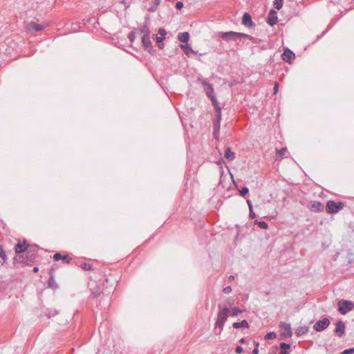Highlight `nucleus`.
Instances as JSON below:
<instances>
[{
    "mask_svg": "<svg viewBox=\"0 0 354 354\" xmlns=\"http://www.w3.org/2000/svg\"><path fill=\"white\" fill-rule=\"evenodd\" d=\"M219 36L225 41H236L238 39H241L242 38H246L250 40H252L253 37L248 34L237 32L234 31L229 32H219Z\"/></svg>",
    "mask_w": 354,
    "mask_h": 354,
    "instance_id": "nucleus-1",
    "label": "nucleus"
},
{
    "mask_svg": "<svg viewBox=\"0 0 354 354\" xmlns=\"http://www.w3.org/2000/svg\"><path fill=\"white\" fill-rule=\"evenodd\" d=\"M230 310L227 307H224L218 310L217 319L215 323V328H220L219 333L223 330L225 323L230 315Z\"/></svg>",
    "mask_w": 354,
    "mask_h": 354,
    "instance_id": "nucleus-2",
    "label": "nucleus"
},
{
    "mask_svg": "<svg viewBox=\"0 0 354 354\" xmlns=\"http://www.w3.org/2000/svg\"><path fill=\"white\" fill-rule=\"evenodd\" d=\"M338 310L342 315H346L354 308V304L351 301L340 300L337 303Z\"/></svg>",
    "mask_w": 354,
    "mask_h": 354,
    "instance_id": "nucleus-3",
    "label": "nucleus"
},
{
    "mask_svg": "<svg viewBox=\"0 0 354 354\" xmlns=\"http://www.w3.org/2000/svg\"><path fill=\"white\" fill-rule=\"evenodd\" d=\"M344 203L342 202H335L334 201H329L327 202L326 206V210L329 214L337 213L344 207Z\"/></svg>",
    "mask_w": 354,
    "mask_h": 354,
    "instance_id": "nucleus-4",
    "label": "nucleus"
},
{
    "mask_svg": "<svg viewBox=\"0 0 354 354\" xmlns=\"http://www.w3.org/2000/svg\"><path fill=\"white\" fill-rule=\"evenodd\" d=\"M330 324V320L328 318H324L317 321L313 326V328L318 332L325 330Z\"/></svg>",
    "mask_w": 354,
    "mask_h": 354,
    "instance_id": "nucleus-5",
    "label": "nucleus"
},
{
    "mask_svg": "<svg viewBox=\"0 0 354 354\" xmlns=\"http://www.w3.org/2000/svg\"><path fill=\"white\" fill-rule=\"evenodd\" d=\"M45 26H46L43 24H39L36 22L30 21L26 24V28L30 32H37L42 30Z\"/></svg>",
    "mask_w": 354,
    "mask_h": 354,
    "instance_id": "nucleus-6",
    "label": "nucleus"
},
{
    "mask_svg": "<svg viewBox=\"0 0 354 354\" xmlns=\"http://www.w3.org/2000/svg\"><path fill=\"white\" fill-rule=\"evenodd\" d=\"M37 255L35 252L28 251L26 257H24V255H21L19 256V258L22 259L21 261L26 264H29L30 263L33 262L37 259Z\"/></svg>",
    "mask_w": 354,
    "mask_h": 354,
    "instance_id": "nucleus-7",
    "label": "nucleus"
},
{
    "mask_svg": "<svg viewBox=\"0 0 354 354\" xmlns=\"http://www.w3.org/2000/svg\"><path fill=\"white\" fill-rule=\"evenodd\" d=\"M335 333L339 337H342L344 335L345 324L342 320H339L336 323Z\"/></svg>",
    "mask_w": 354,
    "mask_h": 354,
    "instance_id": "nucleus-8",
    "label": "nucleus"
},
{
    "mask_svg": "<svg viewBox=\"0 0 354 354\" xmlns=\"http://www.w3.org/2000/svg\"><path fill=\"white\" fill-rule=\"evenodd\" d=\"M309 208L312 212H320L324 210V205L321 202L314 201L310 203Z\"/></svg>",
    "mask_w": 354,
    "mask_h": 354,
    "instance_id": "nucleus-9",
    "label": "nucleus"
},
{
    "mask_svg": "<svg viewBox=\"0 0 354 354\" xmlns=\"http://www.w3.org/2000/svg\"><path fill=\"white\" fill-rule=\"evenodd\" d=\"M277 21L278 17L277 12L272 9L267 17V23L271 26H273L277 23Z\"/></svg>",
    "mask_w": 354,
    "mask_h": 354,
    "instance_id": "nucleus-10",
    "label": "nucleus"
},
{
    "mask_svg": "<svg viewBox=\"0 0 354 354\" xmlns=\"http://www.w3.org/2000/svg\"><path fill=\"white\" fill-rule=\"evenodd\" d=\"M281 57L283 61L290 63L295 58V55L292 50L286 48L282 53Z\"/></svg>",
    "mask_w": 354,
    "mask_h": 354,
    "instance_id": "nucleus-11",
    "label": "nucleus"
},
{
    "mask_svg": "<svg viewBox=\"0 0 354 354\" xmlns=\"http://www.w3.org/2000/svg\"><path fill=\"white\" fill-rule=\"evenodd\" d=\"M142 43L145 50H147L149 53H151L152 50L151 42L150 40L149 35L145 34L142 37Z\"/></svg>",
    "mask_w": 354,
    "mask_h": 354,
    "instance_id": "nucleus-12",
    "label": "nucleus"
},
{
    "mask_svg": "<svg viewBox=\"0 0 354 354\" xmlns=\"http://www.w3.org/2000/svg\"><path fill=\"white\" fill-rule=\"evenodd\" d=\"M53 259L55 261H58L59 260H62V261L64 263H70L71 261V258L69 257L68 255H62L60 253H55L53 256Z\"/></svg>",
    "mask_w": 354,
    "mask_h": 354,
    "instance_id": "nucleus-13",
    "label": "nucleus"
},
{
    "mask_svg": "<svg viewBox=\"0 0 354 354\" xmlns=\"http://www.w3.org/2000/svg\"><path fill=\"white\" fill-rule=\"evenodd\" d=\"M242 24L248 27H252L254 25V23L252 19L251 15L245 12L243 14V18H242Z\"/></svg>",
    "mask_w": 354,
    "mask_h": 354,
    "instance_id": "nucleus-14",
    "label": "nucleus"
},
{
    "mask_svg": "<svg viewBox=\"0 0 354 354\" xmlns=\"http://www.w3.org/2000/svg\"><path fill=\"white\" fill-rule=\"evenodd\" d=\"M28 248V245L24 242V243H21V241H18L17 245L15 247V250L17 254H21L24 252Z\"/></svg>",
    "mask_w": 354,
    "mask_h": 354,
    "instance_id": "nucleus-15",
    "label": "nucleus"
},
{
    "mask_svg": "<svg viewBox=\"0 0 354 354\" xmlns=\"http://www.w3.org/2000/svg\"><path fill=\"white\" fill-rule=\"evenodd\" d=\"M221 122L214 121L213 124V136L214 138L218 139L219 136Z\"/></svg>",
    "mask_w": 354,
    "mask_h": 354,
    "instance_id": "nucleus-16",
    "label": "nucleus"
},
{
    "mask_svg": "<svg viewBox=\"0 0 354 354\" xmlns=\"http://www.w3.org/2000/svg\"><path fill=\"white\" fill-rule=\"evenodd\" d=\"M280 326L284 328L283 335L290 337L292 335V330L290 326L284 322L280 324Z\"/></svg>",
    "mask_w": 354,
    "mask_h": 354,
    "instance_id": "nucleus-17",
    "label": "nucleus"
},
{
    "mask_svg": "<svg viewBox=\"0 0 354 354\" xmlns=\"http://www.w3.org/2000/svg\"><path fill=\"white\" fill-rule=\"evenodd\" d=\"M178 39L183 43H187L189 39V34L187 32H180L178 35Z\"/></svg>",
    "mask_w": 354,
    "mask_h": 354,
    "instance_id": "nucleus-18",
    "label": "nucleus"
},
{
    "mask_svg": "<svg viewBox=\"0 0 354 354\" xmlns=\"http://www.w3.org/2000/svg\"><path fill=\"white\" fill-rule=\"evenodd\" d=\"M224 156L228 160L232 161L235 158V153L231 151L230 147H227L225 149Z\"/></svg>",
    "mask_w": 354,
    "mask_h": 354,
    "instance_id": "nucleus-19",
    "label": "nucleus"
},
{
    "mask_svg": "<svg viewBox=\"0 0 354 354\" xmlns=\"http://www.w3.org/2000/svg\"><path fill=\"white\" fill-rule=\"evenodd\" d=\"M232 326L234 328H241V327L249 328V324H248V322L246 320L244 319V320H242L240 322H234L232 324Z\"/></svg>",
    "mask_w": 354,
    "mask_h": 354,
    "instance_id": "nucleus-20",
    "label": "nucleus"
},
{
    "mask_svg": "<svg viewBox=\"0 0 354 354\" xmlns=\"http://www.w3.org/2000/svg\"><path fill=\"white\" fill-rule=\"evenodd\" d=\"M205 93L210 100L215 97L214 90L212 86H208V88H205Z\"/></svg>",
    "mask_w": 354,
    "mask_h": 354,
    "instance_id": "nucleus-21",
    "label": "nucleus"
},
{
    "mask_svg": "<svg viewBox=\"0 0 354 354\" xmlns=\"http://www.w3.org/2000/svg\"><path fill=\"white\" fill-rule=\"evenodd\" d=\"M243 312V310H241L239 308H233L230 313V315H231L232 317H236L239 313H242Z\"/></svg>",
    "mask_w": 354,
    "mask_h": 354,
    "instance_id": "nucleus-22",
    "label": "nucleus"
},
{
    "mask_svg": "<svg viewBox=\"0 0 354 354\" xmlns=\"http://www.w3.org/2000/svg\"><path fill=\"white\" fill-rule=\"evenodd\" d=\"M48 287L52 288H57V285L55 281L53 276H50V277L48 279Z\"/></svg>",
    "mask_w": 354,
    "mask_h": 354,
    "instance_id": "nucleus-23",
    "label": "nucleus"
},
{
    "mask_svg": "<svg viewBox=\"0 0 354 354\" xmlns=\"http://www.w3.org/2000/svg\"><path fill=\"white\" fill-rule=\"evenodd\" d=\"M283 6V0H274V7L277 9L280 10Z\"/></svg>",
    "mask_w": 354,
    "mask_h": 354,
    "instance_id": "nucleus-24",
    "label": "nucleus"
},
{
    "mask_svg": "<svg viewBox=\"0 0 354 354\" xmlns=\"http://www.w3.org/2000/svg\"><path fill=\"white\" fill-rule=\"evenodd\" d=\"M211 101H212V103L213 106H214V108H215V109L216 111H219V109H221V108L219 106V103L217 101L216 97L212 98V99H211Z\"/></svg>",
    "mask_w": 354,
    "mask_h": 354,
    "instance_id": "nucleus-25",
    "label": "nucleus"
},
{
    "mask_svg": "<svg viewBox=\"0 0 354 354\" xmlns=\"http://www.w3.org/2000/svg\"><path fill=\"white\" fill-rule=\"evenodd\" d=\"M255 223L258 225V226L261 229H267L268 227V225L265 221H255Z\"/></svg>",
    "mask_w": 354,
    "mask_h": 354,
    "instance_id": "nucleus-26",
    "label": "nucleus"
},
{
    "mask_svg": "<svg viewBox=\"0 0 354 354\" xmlns=\"http://www.w3.org/2000/svg\"><path fill=\"white\" fill-rule=\"evenodd\" d=\"M181 48L184 50V52L186 55H189L190 53H194L192 48L191 47H188L187 46L181 45Z\"/></svg>",
    "mask_w": 354,
    "mask_h": 354,
    "instance_id": "nucleus-27",
    "label": "nucleus"
},
{
    "mask_svg": "<svg viewBox=\"0 0 354 354\" xmlns=\"http://www.w3.org/2000/svg\"><path fill=\"white\" fill-rule=\"evenodd\" d=\"M277 336L276 333L274 332H269L265 335V339H272L275 338Z\"/></svg>",
    "mask_w": 354,
    "mask_h": 354,
    "instance_id": "nucleus-28",
    "label": "nucleus"
},
{
    "mask_svg": "<svg viewBox=\"0 0 354 354\" xmlns=\"http://www.w3.org/2000/svg\"><path fill=\"white\" fill-rule=\"evenodd\" d=\"M160 4V0H155L153 6L149 8V12H154Z\"/></svg>",
    "mask_w": 354,
    "mask_h": 354,
    "instance_id": "nucleus-29",
    "label": "nucleus"
},
{
    "mask_svg": "<svg viewBox=\"0 0 354 354\" xmlns=\"http://www.w3.org/2000/svg\"><path fill=\"white\" fill-rule=\"evenodd\" d=\"M0 257L3 259V261L5 262L6 260V252L1 245H0Z\"/></svg>",
    "mask_w": 354,
    "mask_h": 354,
    "instance_id": "nucleus-30",
    "label": "nucleus"
},
{
    "mask_svg": "<svg viewBox=\"0 0 354 354\" xmlns=\"http://www.w3.org/2000/svg\"><path fill=\"white\" fill-rule=\"evenodd\" d=\"M128 38L130 42L132 44L136 39V34L134 32L131 31L129 33Z\"/></svg>",
    "mask_w": 354,
    "mask_h": 354,
    "instance_id": "nucleus-31",
    "label": "nucleus"
},
{
    "mask_svg": "<svg viewBox=\"0 0 354 354\" xmlns=\"http://www.w3.org/2000/svg\"><path fill=\"white\" fill-rule=\"evenodd\" d=\"M249 192V189L247 187H243L240 191V195L241 196H245Z\"/></svg>",
    "mask_w": 354,
    "mask_h": 354,
    "instance_id": "nucleus-32",
    "label": "nucleus"
},
{
    "mask_svg": "<svg viewBox=\"0 0 354 354\" xmlns=\"http://www.w3.org/2000/svg\"><path fill=\"white\" fill-rule=\"evenodd\" d=\"M81 268L85 270H90L92 268V266L89 263H83L81 264Z\"/></svg>",
    "mask_w": 354,
    "mask_h": 354,
    "instance_id": "nucleus-33",
    "label": "nucleus"
},
{
    "mask_svg": "<svg viewBox=\"0 0 354 354\" xmlns=\"http://www.w3.org/2000/svg\"><path fill=\"white\" fill-rule=\"evenodd\" d=\"M354 353V348H351L348 349H345L343 351L341 354H352Z\"/></svg>",
    "mask_w": 354,
    "mask_h": 354,
    "instance_id": "nucleus-34",
    "label": "nucleus"
},
{
    "mask_svg": "<svg viewBox=\"0 0 354 354\" xmlns=\"http://www.w3.org/2000/svg\"><path fill=\"white\" fill-rule=\"evenodd\" d=\"M217 113L216 115V118L214 121H219L221 122V109H219V111H216Z\"/></svg>",
    "mask_w": 354,
    "mask_h": 354,
    "instance_id": "nucleus-35",
    "label": "nucleus"
},
{
    "mask_svg": "<svg viewBox=\"0 0 354 354\" xmlns=\"http://www.w3.org/2000/svg\"><path fill=\"white\" fill-rule=\"evenodd\" d=\"M165 39V37H160L158 35H156V37H155V39H156V42L158 44L161 43Z\"/></svg>",
    "mask_w": 354,
    "mask_h": 354,
    "instance_id": "nucleus-36",
    "label": "nucleus"
},
{
    "mask_svg": "<svg viewBox=\"0 0 354 354\" xmlns=\"http://www.w3.org/2000/svg\"><path fill=\"white\" fill-rule=\"evenodd\" d=\"M141 32H142L144 35L145 34H148L149 35V28L147 26H145L144 27L142 28L141 29Z\"/></svg>",
    "mask_w": 354,
    "mask_h": 354,
    "instance_id": "nucleus-37",
    "label": "nucleus"
},
{
    "mask_svg": "<svg viewBox=\"0 0 354 354\" xmlns=\"http://www.w3.org/2000/svg\"><path fill=\"white\" fill-rule=\"evenodd\" d=\"M223 292L225 294H229L232 292V288L230 286H227L223 289Z\"/></svg>",
    "mask_w": 354,
    "mask_h": 354,
    "instance_id": "nucleus-38",
    "label": "nucleus"
},
{
    "mask_svg": "<svg viewBox=\"0 0 354 354\" xmlns=\"http://www.w3.org/2000/svg\"><path fill=\"white\" fill-rule=\"evenodd\" d=\"M234 304V299H227V301H225V307H227V306H232V304Z\"/></svg>",
    "mask_w": 354,
    "mask_h": 354,
    "instance_id": "nucleus-39",
    "label": "nucleus"
},
{
    "mask_svg": "<svg viewBox=\"0 0 354 354\" xmlns=\"http://www.w3.org/2000/svg\"><path fill=\"white\" fill-rule=\"evenodd\" d=\"M166 33V30L164 28H160L158 30V34L160 35V37H165Z\"/></svg>",
    "mask_w": 354,
    "mask_h": 354,
    "instance_id": "nucleus-40",
    "label": "nucleus"
},
{
    "mask_svg": "<svg viewBox=\"0 0 354 354\" xmlns=\"http://www.w3.org/2000/svg\"><path fill=\"white\" fill-rule=\"evenodd\" d=\"M183 7V3L181 1H177L176 3V8L178 10L181 9Z\"/></svg>",
    "mask_w": 354,
    "mask_h": 354,
    "instance_id": "nucleus-41",
    "label": "nucleus"
},
{
    "mask_svg": "<svg viewBox=\"0 0 354 354\" xmlns=\"http://www.w3.org/2000/svg\"><path fill=\"white\" fill-rule=\"evenodd\" d=\"M286 152V148H283L281 150L277 151V153L279 154L280 156H283L285 155Z\"/></svg>",
    "mask_w": 354,
    "mask_h": 354,
    "instance_id": "nucleus-42",
    "label": "nucleus"
},
{
    "mask_svg": "<svg viewBox=\"0 0 354 354\" xmlns=\"http://www.w3.org/2000/svg\"><path fill=\"white\" fill-rule=\"evenodd\" d=\"M235 351L236 353L240 354V353H243V349L241 346H236Z\"/></svg>",
    "mask_w": 354,
    "mask_h": 354,
    "instance_id": "nucleus-43",
    "label": "nucleus"
},
{
    "mask_svg": "<svg viewBox=\"0 0 354 354\" xmlns=\"http://www.w3.org/2000/svg\"><path fill=\"white\" fill-rule=\"evenodd\" d=\"M201 82L202 85H203L206 88H208V86H212L209 83H208L207 81H205L204 80H201Z\"/></svg>",
    "mask_w": 354,
    "mask_h": 354,
    "instance_id": "nucleus-44",
    "label": "nucleus"
},
{
    "mask_svg": "<svg viewBox=\"0 0 354 354\" xmlns=\"http://www.w3.org/2000/svg\"><path fill=\"white\" fill-rule=\"evenodd\" d=\"M201 82L202 85H203L206 88H208V86H212L209 83H208L207 81H205L204 80H201Z\"/></svg>",
    "mask_w": 354,
    "mask_h": 354,
    "instance_id": "nucleus-45",
    "label": "nucleus"
},
{
    "mask_svg": "<svg viewBox=\"0 0 354 354\" xmlns=\"http://www.w3.org/2000/svg\"><path fill=\"white\" fill-rule=\"evenodd\" d=\"M250 217L252 218H254L256 217L255 213L253 212L252 209H250L249 213Z\"/></svg>",
    "mask_w": 354,
    "mask_h": 354,
    "instance_id": "nucleus-46",
    "label": "nucleus"
},
{
    "mask_svg": "<svg viewBox=\"0 0 354 354\" xmlns=\"http://www.w3.org/2000/svg\"><path fill=\"white\" fill-rule=\"evenodd\" d=\"M259 343L256 344V348L252 351L253 354H258L259 353V349H258Z\"/></svg>",
    "mask_w": 354,
    "mask_h": 354,
    "instance_id": "nucleus-47",
    "label": "nucleus"
},
{
    "mask_svg": "<svg viewBox=\"0 0 354 354\" xmlns=\"http://www.w3.org/2000/svg\"><path fill=\"white\" fill-rule=\"evenodd\" d=\"M278 88H279V84L278 83H275L274 86V94H276L277 93Z\"/></svg>",
    "mask_w": 354,
    "mask_h": 354,
    "instance_id": "nucleus-48",
    "label": "nucleus"
},
{
    "mask_svg": "<svg viewBox=\"0 0 354 354\" xmlns=\"http://www.w3.org/2000/svg\"><path fill=\"white\" fill-rule=\"evenodd\" d=\"M247 204L248 205L249 209H252V204L251 201L247 200Z\"/></svg>",
    "mask_w": 354,
    "mask_h": 354,
    "instance_id": "nucleus-49",
    "label": "nucleus"
},
{
    "mask_svg": "<svg viewBox=\"0 0 354 354\" xmlns=\"http://www.w3.org/2000/svg\"><path fill=\"white\" fill-rule=\"evenodd\" d=\"M240 343L241 344H245V338H241L240 340H239Z\"/></svg>",
    "mask_w": 354,
    "mask_h": 354,
    "instance_id": "nucleus-50",
    "label": "nucleus"
},
{
    "mask_svg": "<svg viewBox=\"0 0 354 354\" xmlns=\"http://www.w3.org/2000/svg\"><path fill=\"white\" fill-rule=\"evenodd\" d=\"M39 271V268L38 267H34L33 268V272H37Z\"/></svg>",
    "mask_w": 354,
    "mask_h": 354,
    "instance_id": "nucleus-51",
    "label": "nucleus"
},
{
    "mask_svg": "<svg viewBox=\"0 0 354 354\" xmlns=\"http://www.w3.org/2000/svg\"><path fill=\"white\" fill-rule=\"evenodd\" d=\"M164 47V45L162 44H160V43L158 44V48L160 49H162Z\"/></svg>",
    "mask_w": 354,
    "mask_h": 354,
    "instance_id": "nucleus-52",
    "label": "nucleus"
},
{
    "mask_svg": "<svg viewBox=\"0 0 354 354\" xmlns=\"http://www.w3.org/2000/svg\"><path fill=\"white\" fill-rule=\"evenodd\" d=\"M234 279V277L233 275H230V276L229 277V280H230V281H231V280H233Z\"/></svg>",
    "mask_w": 354,
    "mask_h": 354,
    "instance_id": "nucleus-53",
    "label": "nucleus"
}]
</instances>
